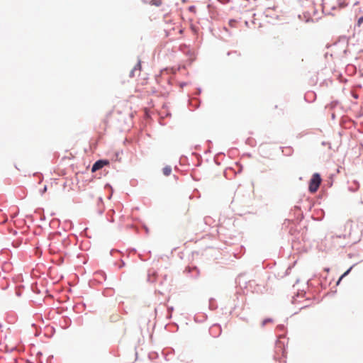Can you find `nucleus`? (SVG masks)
I'll return each mask as SVG.
<instances>
[{"instance_id": "f257e3e1", "label": "nucleus", "mask_w": 363, "mask_h": 363, "mask_svg": "<svg viewBox=\"0 0 363 363\" xmlns=\"http://www.w3.org/2000/svg\"><path fill=\"white\" fill-rule=\"evenodd\" d=\"M321 183V178L318 173H315L309 182L308 190L311 193H315Z\"/></svg>"}, {"instance_id": "f03ea898", "label": "nucleus", "mask_w": 363, "mask_h": 363, "mask_svg": "<svg viewBox=\"0 0 363 363\" xmlns=\"http://www.w3.org/2000/svg\"><path fill=\"white\" fill-rule=\"evenodd\" d=\"M108 162L106 160H98L96 161L91 167V172H94L99 169L103 168L106 164H108Z\"/></svg>"}, {"instance_id": "7ed1b4c3", "label": "nucleus", "mask_w": 363, "mask_h": 363, "mask_svg": "<svg viewBox=\"0 0 363 363\" xmlns=\"http://www.w3.org/2000/svg\"><path fill=\"white\" fill-rule=\"evenodd\" d=\"M164 175L169 176L172 172V168L169 166H167L162 169Z\"/></svg>"}, {"instance_id": "20e7f679", "label": "nucleus", "mask_w": 363, "mask_h": 363, "mask_svg": "<svg viewBox=\"0 0 363 363\" xmlns=\"http://www.w3.org/2000/svg\"><path fill=\"white\" fill-rule=\"evenodd\" d=\"M151 4L152 5L159 6H160L162 4V0H152L151 1Z\"/></svg>"}, {"instance_id": "39448f33", "label": "nucleus", "mask_w": 363, "mask_h": 363, "mask_svg": "<svg viewBox=\"0 0 363 363\" xmlns=\"http://www.w3.org/2000/svg\"><path fill=\"white\" fill-rule=\"evenodd\" d=\"M351 269H352V267H350L347 271H346V272H345V273L341 276V277L340 278L339 281H340V280H341L344 277L347 276V275L349 274V272H350Z\"/></svg>"}, {"instance_id": "423d86ee", "label": "nucleus", "mask_w": 363, "mask_h": 363, "mask_svg": "<svg viewBox=\"0 0 363 363\" xmlns=\"http://www.w3.org/2000/svg\"><path fill=\"white\" fill-rule=\"evenodd\" d=\"M362 23H363V16L360 17L357 21L358 26H360Z\"/></svg>"}, {"instance_id": "0eeeda50", "label": "nucleus", "mask_w": 363, "mask_h": 363, "mask_svg": "<svg viewBox=\"0 0 363 363\" xmlns=\"http://www.w3.org/2000/svg\"><path fill=\"white\" fill-rule=\"evenodd\" d=\"M269 322H271V319H266V320H263L262 325H264L265 324H267V323H269Z\"/></svg>"}, {"instance_id": "6e6552de", "label": "nucleus", "mask_w": 363, "mask_h": 363, "mask_svg": "<svg viewBox=\"0 0 363 363\" xmlns=\"http://www.w3.org/2000/svg\"><path fill=\"white\" fill-rule=\"evenodd\" d=\"M104 123H105V125H107V123H108L107 120H105V121H104Z\"/></svg>"}]
</instances>
